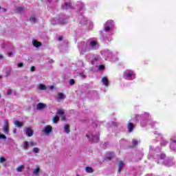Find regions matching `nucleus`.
I'll list each match as a JSON object with an SVG mask.
<instances>
[{
	"label": "nucleus",
	"instance_id": "obj_47",
	"mask_svg": "<svg viewBox=\"0 0 176 176\" xmlns=\"http://www.w3.org/2000/svg\"><path fill=\"white\" fill-rule=\"evenodd\" d=\"M13 133L14 134H16V133H17V129H13Z\"/></svg>",
	"mask_w": 176,
	"mask_h": 176
},
{
	"label": "nucleus",
	"instance_id": "obj_9",
	"mask_svg": "<svg viewBox=\"0 0 176 176\" xmlns=\"http://www.w3.org/2000/svg\"><path fill=\"white\" fill-rule=\"evenodd\" d=\"M25 8L24 6H16L14 10V13H23Z\"/></svg>",
	"mask_w": 176,
	"mask_h": 176
},
{
	"label": "nucleus",
	"instance_id": "obj_35",
	"mask_svg": "<svg viewBox=\"0 0 176 176\" xmlns=\"http://www.w3.org/2000/svg\"><path fill=\"white\" fill-rule=\"evenodd\" d=\"M140 116H136L135 118H134V119H133V120H135V122H138V121L140 120Z\"/></svg>",
	"mask_w": 176,
	"mask_h": 176
},
{
	"label": "nucleus",
	"instance_id": "obj_18",
	"mask_svg": "<svg viewBox=\"0 0 176 176\" xmlns=\"http://www.w3.org/2000/svg\"><path fill=\"white\" fill-rule=\"evenodd\" d=\"M39 173H41V168L39 167H37L36 168L34 169L32 172L34 175H38Z\"/></svg>",
	"mask_w": 176,
	"mask_h": 176
},
{
	"label": "nucleus",
	"instance_id": "obj_51",
	"mask_svg": "<svg viewBox=\"0 0 176 176\" xmlns=\"http://www.w3.org/2000/svg\"><path fill=\"white\" fill-rule=\"evenodd\" d=\"M47 1L50 3V2H52V0H47Z\"/></svg>",
	"mask_w": 176,
	"mask_h": 176
},
{
	"label": "nucleus",
	"instance_id": "obj_44",
	"mask_svg": "<svg viewBox=\"0 0 176 176\" xmlns=\"http://www.w3.org/2000/svg\"><path fill=\"white\" fill-rule=\"evenodd\" d=\"M58 41H63V36H59L58 38Z\"/></svg>",
	"mask_w": 176,
	"mask_h": 176
},
{
	"label": "nucleus",
	"instance_id": "obj_46",
	"mask_svg": "<svg viewBox=\"0 0 176 176\" xmlns=\"http://www.w3.org/2000/svg\"><path fill=\"white\" fill-rule=\"evenodd\" d=\"M8 56H9V57H12V56H13V52H10L8 54Z\"/></svg>",
	"mask_w": 176,
	"mask_h": 176
},
{
	"label": "nucleus",
	"instance_id": "obj_50",
	"mask_svg": "<svg viewBox=\"0 0 176 176\" xmlns=\"http://www.w3.org/2000/svg\"><path fill=\"white\" fill-rule=\"evenodd\" d=\"M61 120H62L63 122H64V120H65V117L62 118H61Z\"/></svg>",
	"mask_w": 176,
	"mask_h": 176
},
{
	"label": "nucleus",
	"instance_id": "obj_14",
	"mask_svg": "<svg viewBox=\"0 0 176 176\" xmlns=\"http://www.w3.org/2000/svg\"><path fill=\"white\" fill-rule=\"evenodd\" d=\"M123 167H124V163H123L122 161H120L118 162V173H120L122 171V169L123 168Z\"/></svg>",
	"mask_w": 176,
	"mask_h": 176
},
{
	"label": "nucleus",
	"instance_id": "obj_26",
	"mask_svg": "<svg viewBox=\"0 0 176 176\" xmlns=\"http://www.w3.org/2000/svg\"><path fill=\"white\" fill-rule=\"evenodd\" d=\"M71 8V3H65V6L63 9H69Z\"/></svg>",
	"mask_w": 176,
	"mask_h": 176
},
{
	"label": "nucleus",
	"instance_id": "obj_12",
	"mask_svg": "<svg viewBox=\"0 0 176 176\" xmlns=\"http://www.w3.org/2000/svg\"><path fill=\"white\" fill-rule=\"evenodd\" d=\"M101 82L107 87H108V86H109V81H108V78L107 77H105V76L102 77L101 79Z\"/></svg>",
	"mask_w": 176,
	"mask_h": 176
},
{
	"label": "nucleus",
	"instance_id": "obj_54",
	"mask_svg": "<svg viewBox=\"0 0 176 176\" xmlns=\"http://www.w3.org/2000/svg\"><path fill=\"white\" fill-rule=\"evenodd\" d=\"M133 129H134V125H133Z\"/></svg>",
	"mask_w": 176,
	"mask_h": 176
},
{
	"label": "nucleus",
	"instance_id": "obj_42",
	"mask_svg": "<svg viewBox=\"0 0 176 176\" xmlns=\"http://www.w3.org/2000/svg\"><path fill=\"white\" fill-rule=\"evenodd\" d=\"M30 71H31L32 72H34V71H35V67H34V66L31 67Z\"/></svg>",
	"mask_w": 176,
	"mask_h": 176
},
{
	"label": "nucleus",
	"instance_id": "obj_53",
	"mask_svg": "<svg viewBox=\"0 0 176 176\" xmlns=\"http://www.w3.org/2000/svg\"><path fill=\"white\" fill-rule=\"evenodd\" d=\"M0 79H2V76H0Z\"/></svg>",
	"mask_w": 176,
	"mask_h": 176
},
{
	"label": "nucleus",
	"instance_id": "obj_4",
	"mask_svg": "<svg viewBox=\"0 0 176 176\" xmlns=\"http://www.w3.org/2000/svg\"><path fill=\"white\" fill-rule=\"evenodd\" d=\"M133 78V71L126 69L123 72V78L126 80H130Z\"/></svg>",
	"mask_w": 176,
	"mask_h": 176
},
{
	"label": "nucleus",
	"instance_id": "obj_25",
	"mask_svg": "<svg viewBox=\"0 0 176 176\" xmlns=\"http://www.w3.org/2000/svg\"><path fill=\"white\" fill-rule=\"evenodd\" d=\"M39 151H41V149L38 147H34L32 149V152H34V153H39Z\"/></svg>",
	"mask_w": 176,
	"mask_h": 176
},
{
	"label": "nucleus",
	"instance_id": "obj_24",
	"mask_svg": "<svg viewBox=\"0 0 176 176\" xmlns=\"http://www.w3.org/2000/svg\"><path fill=\"white\" fill-rule=\"evenodd\" d=\"M158 159L160 160H163L166 159V154H161V155H158Z\"/></svg>",
	"mask_w": 176,
	"mask_h": 176
},
{
	"label": "nucleus",
	"instance_id": "obj_45",
	"mask_svg": "<svg viewBox=\"0 0 176 176\" xmlns=\"http://www.w3.org/2000/svg\"><path fill=\"white\" fill-rule=\"evenodd\" d=\"M112 56V53L111 52H109L107 57H111Z\"/></svg>",
	"mask_w": 176,
	"mask_h": 176
},
{
	"label": "nucleus",
	"instance_id": "obj_29",
	"mask_svg": "<svg viewBox=\"0 0 176 176\" xmlns=\"http://www.w3.org/2000/svg\"><path fill=\"white\" fill-rule=\"evenodd\" d=\"M30 21L31 23H36V18H35V17H30Z\"/></svg>",
	"mask_w": 176,
	"mask_h": 176
},
{
	"label": "nucleus",
	"instance_id": "obj_48",
	"mask_svg": "<svg viewBox=\"0 0 176 176\" xmlns=\"http://www.w3.org/2000/svg\"><path fill=\"white\" fill-rule=\"evenodd\" d=\"M2 58H3V56H2L1 54H0V60H2Z\"/></svg>",
	"mask_w": 176,
	"mask_h": 176
},
{
	"label": "nucleus",
	"instance_id": "obj_56",
	"mask_svg": "<svg viewBox=\"0 0 176 176\" xmlns=\"http://www.w3.org/2000/svg\"><path fill=\"white\" fill-rule=\"evenodd\" d=\"M0 10H1V7H0Z\"/></svg>",
	"mask_w": 176,
	"mask_h": 176
},
{
	"label": "nucleus",
	"instance_id": "obj_49",
	"mask_svg": "<svg viewBox=\"0 0 176 176\" xmlns=\"http://www.w3.org/2000/svg\"><path fill=\"white\" fill-rule=\"evenodd\" d=\"M53 89H54V86H51L50 87V90H53Z\"/></svg>",
	"mask_w": 176,
	"mask_h": 176
},
{
	"label": "nucleus",
	"instance_id": "obj_28",
	"mask_svg": "<svg viewBox=\"0 0 176 176\" xmlns=\"http://www.w3.org/2000/svg\"><path fill=\"white\" fill-rule=\"evenodd\" d=\"M28 145H30V143L28 142H25L23 144L24 149H28Z\"/></svg>",
	"mask_w": 176,
	"mask_h": 176
},
{
	"label": "nucleus",
	"instance_id": "obj_3",
	"mask_svg": "<svg viewBox=\"0 0 176 176\" xmlns=\"http://www.w3.org/2000/svg\"><path fill=\"white\" fill-rule=\"evenodd\" d=\"M87 42L88 43V46L90 50H97V49H98L99 46H98V43H97V41L89 40Z\"/></svg>",
	"mask_w": 176,
	"mask_h": 176
},
{
	"label": "nucleus",
	"instance_id": "obj_1",
	"mask_svg": "<svg viewBox=\"0 0 176 176\" xmlns=\"http://www.w3.org/2000/svg\"><path fill=\"white\" fill-rule=\"evenodd\" d=\"M86 137L91 142H98V140H100V135H96L93 132H88Z\"/></svg>",
	"mask_w": 176,
	"mask_h": 176
},
{
	"label": "nucleus",
	"instance_id": "obj_15",
	"mask_svg": "<svg viewBox=\"0 0 176 176\" xmlns=\"http://www.w3.org/2000/svg\"><path fill=\"white\" fill-rule=\"evenodd\" d=\"M14 124L16 127H23V124H24V122H21L19 120H16L14 122Z\"/></svg>",
	"mask_w": 176,
	"mask_h": 176
},
{
	"label": "nucleus",
	"instance_id": "obj_2",
	"mask_svg": "<svg viewBox=\"0 0 176 176\" xmlns=\"http://www.w3.org/2000/svg\"><path fill=\"white\" fill-rule=\"evenodd\" d=\"M78 48L82 54H85L86 52H90V47H89L87 41L86 43H82L81 45H79Z\"/></svg>",
	"mask_w": 176,
	"mask_h": 176
},
{
	"label": "nucleus",
	"instance_id": "obj_36",
	"mask_svg": "<svg viewBox=\"0 0 176 176\" xmlns=\"http://www.w3.org/2000/svg\"><path fill=\"white\" fill-rule=\"evenodd\" d=\"M69 85H75V80L71 79V80H69Z\"/></svg>",
	"mask_w": 176,
	"mask_h": 176
},
{
	"label": "nucleus",
	"instance_id": "obj_21",
	"mask_svg": "<svg viewBox=\"0 0 176 176\" xmlns=\"http://www.w3.org/2000/svg\"><path fill=\"white\" fill-rule=\"evenodd\" d=\"M38 89L39 90H46L47 88L46 87V85L43 84H39L38 86Z\"/></svg>",
	"mask_w": 176,
	"mask_h": 176
},
{
	"label": "nucleus",
	"instance_id": "obj_11",
	"mask_svg": "<svg viewBox=\"0 0 176 176\" xmlns=\"http://www.w3.org/2000/svg\"><path fill=\"white\" fill-rule=\"evenodd\" d=\"M65 94L63 93H58V96L56 97V100H57L58 102H60V101H61L62 100H65Z\"/></svg>",
	"mask_w": 176,
	"mask_h": 176
},
{
	"label": "nucleus",
	"instance_id": "obj_38",
	"mask_svg": "<svg viewBox=\"0 0 176 176\" xmlns=\"http://www.w3.org/2000/svg\"><path fill=\"white\" fill-rule=\"evenodd\" d=\"M10 75V70H8L6 72V76H9Z\"/></svg>",
	"mask_w": 176,
	"mask_h": 176
},
{
	"label": "nucleus",
	"instance_id": "obj_52",
	"mask_svg": "<svg viewBox=\"0 0 176 176\" xmlns=\"http://www.w3.org/2000/svg\"><path fill=\"white\" fill-rule=\"evenodd\" d=\"M104 56H107V52H104Z\"/></svg>",
	"mask_w": 176,
	"mask_h": 176
},
{
	"label": "nucleus",
	"instance_id": "obj_32",
	"mask_svg": "<svg viewBox=\"0 0 176 176\" xmlns=\"http://www.w3.org/2000/svg\"><path fill=\"white\" fill-rule=\"evenodd\" d=\"M4 162H6V159L3 157H0V163H3Z\"/></svg>",
	"mask_w": 176,
	"mask_h": 176
},
{
	"label": "nucleus",
	"instance_id": "obj_34",
	"mask_svg": "<svg viewBox=\"0 0 176 176\" xmlns=\"http://www.w3.org/2000/svg\"><path fill=\"white\" fill-rule=\"evenodd\" d=\"M57 113H58V115H64V111H63L60 109H58Z\"/></svg>",
	"mask_w": 176,
	"mask_h": 176
},
{
	"label": "nucleus",
	"instance_id": "obj_8",
	"mask_svg": "<svg viewBox=\"0 0 176 176\" xmlns=\"http://www.w3.org/2000/svg\"><path fill=\"white\" fill-rule=\"evenodd\" d=\"M170 148L172 151H176V138H173L170 140Z\"/></svg>",
	"mask_w": 176,
	"mask_h": 176
},
{
	"label": "nucleus",
	"instance_id": "obj_13",
	"mask_svg": "<svg viewBox=\"0 0 176 176\" xmlns=\"http://www.w3.org/2000/svg\"><path fill=\"white\" fill-rule=\"evenodd\" d=\"M45 108H46V104H44V103H38L36 106V109L38 111L45 109Z\"/></svg>",
	"mask_w": 176,
	"mask_h": 176
},
{
	"label": "nucleus",
	"instance_id": "obj_55",
	"mask_svg": "<svg viewBox=\"0 0 176 176\" xmlns=\"http://www.w3.org/2000/svg\"><path fill=\"white\" fill-rule=\"evenodd\" d=\"M52 24H54V22H52Z\"/></svg>",
	"mask_w": 176,
	"mask_h": 176
},
{
	"label": "nucleus",
	"instance_id": "obj_19",
	"mask_svg": "<svg viewBox=\"0 0 176 176\" xmlns=\"http://www.w3.org/2000/svg\"><path fill=\"white\" fill-rule=\"evenodd\" d=\"M85 171H86V173H88L89 174H91L94 172V170H93V168L89 167V166H87L85 168Z\"/></svg>",
	"mask_w": 176,
	"mask_h": 176
},
{
	"label": "nucleus",
	"instance_id": "obj_37",
	"mask_svg": "<svg viewBox=\"0 0 176 176\" xmlns=\"http://www.w3.org/2000/svg\"><path fill=\"white\" fill-rule=\"evenodd\" d=\"M17 65L19 68H23V67H24V64H23L22 63H18Z\"/></svg>",
	"mask_w": 176,
	"mask_h": 176
},
{
	"label": "nucleus",
	"instance_id": "obj_16",
	"mask_svg": "<svg viewBox=\"0 0 176 176\" xmlns=\"http://www.w3.org/2000/svg\"><path fill=\"white\" fill-rule=\"evenodd\" d=\"M32 44L35 47H39L40 46H42V43L38 42L36 40H33Z\"/></svg>",
	"mask_w": 176,
	"mask_h": 176
},
{
	"label": "nucleus",
	"instance_id": "obj_6",
	"mask_svg": "<svg viewBox=\"0 0 176 176\" xmlns=\"http://www.w3.org/2000/svg\"><path fill=\"white\" fill-rule=\"evenodd\" d=\"M112 27H113V21H108L104 25V30L108 32L111 31V28H112Z\"/></svg>",
	"mask_w": 176,
	"mask_h": 176
},
{
	"label": "nucleus",
	"instance_id": "obj_5",
	"mask_svg": "<svg viewBox=\"0 0 176 176\" xmlns=\"http://www.w3.org/2000/svg\"><path fill=\"white\" fill-rule=\"evenodd\" d=\"M42 133H44L45 135H50L51 133H53V127L50 125H47L43 129Z\"/></svg>",
	"mask_w": 176,
	"mask_h": 176
},
{
	"label": "nucleus",
	"instance_id": "obj_22",
	"mask_svg": "<svg viewBox=\"0 0 176 176\" xmlns=\"http://www.w3.org/2000/svg\"><path fill=\"white\" fill-rule=\"evenodd\" d=\"M58 120H60V118H58V116H55L52 118V123L57 124V122H58Z\"/></svg>",
	"mask_w": 176,
	"mask_h": 176
},
{
	"label": "nucleus",
	"instance_id": "obj_43",
	"mask_svg": "<svg viewBox=\"0 0 176 176\" xmlns=\"http://www.w3.org/2000/svg\"><path fill=\"white\" fill-rule=\"evenodd\" d=\"M48 62L50 63V64H53V63H54V60L53 59H50Z\"/></svg>",
	"mask_w": 176,
	"mask_h": 176
},
{
	"label": "nucleus",
	"instance_id": "obj_39",
	"mask_svg": "<svg viewBox=\"0 0 176 176\" xmlns=\"http://www.w3.org/2000/svg\"><path fill=\"white\" fill-rule=\"evenodd\" d=\"M104 68H105V66H104L103 65H100L99 66V69H100V70L104 69Z\"/></svg>",
	"mask_w": 176,
	"mask_h": 176
},
{
	"label": "nucleus",
	"instance_id": "obj_27",
	"mask_svg": "<svg viewBox=\"0 0 176 176\" xmlns=\"http://www.w3.org/2000/svg\"><path fill=\"white\" fill-rule=\"evenodd\" d=\"M140 142V141L136 140H133V146H138V143Z\"/></svg>",
	"mask_w": 176,
	"mask_h": 176
},
{
	"label": "nucleus",
	"instance_id": "obj_10",
	"mask_svg": "<svg viewBox=\"0 0 176 176\" xmlns=\"http://www.w3.org/2000/svg\"><path fill=\"white\" fill-rule=\"evenodd\" d=\"M25 133L28 137H32L34 135V131L31 128H26Z\"/></svg>",
	"mask_w": 176,
	"mask_h": 176
},
{
	"label": "nucleus",
	"instance_id": "obj_30",
	"mask_svg": "<svg viewBox=\"0 0 176 176\" xmlns=\"http://www.w3.org/2000/svg\"><path fill=\"white\" fill-rule=\"evenodd\" d=\"M0 140H6V135L1 134L0 132Z\"/></svg>",
	"mask_w": 176,
	"mask_h": 176
},
{
	"label": "nucleus",
	"instance_id": "obj_40",
	"mask_svg": "<svg viewBox=\"0 0 176 176\" xmlns=\"http://www.w3.org/2000/svg\"><path fill=\"white\" fill-rule=\"evenodd\" d=\"M113 156H115V154L111 153V157H107L108 160H111V159H112L113 157Z\"/></svg>",
	"mask_w": 176,
	"mask_h": 176
},
{
	"label": "nucleus",
	"instance_id": "obj_7",
	"mask_svg": "<svg viewBox=\"0 0 176 176\" xmlns=\"http://www.w3.org/2000/svg\"><path fill=\"white\" fill-rule=\"evenodd\" d=\"M3 131V133H5V134H9V122H8V120H4Z\"/></svg>",
	"mask_w": 176,
	"mask_h": 176
},
{
	"label": "nucleus",
	"instance_id": "obj_20",
	"mask_svg": "<svg viewBox=\"0 0 176 176\" xmlns=\"http://www.w3.org/2000/svg\"><path fill=\"white\" fill-rule=\"evenodd\" d=\"M24 168V165H21L16 168V171H17V173H21V171H23Z\"/></svg>",
	"mask_w": 176,
	"mask_h": 176
},
{
	"label": "nucleus",
	"instance_id": "obj_33",
	"mask_svg": "<svg viewBox=\"0 0 176 176\" xmlns=\"http://www.w3.org/2000/svg\"><path fill=\"white\" fill-rule=\"evenodd\" d=\"M12 93H13V90L12 89H8L7 92V96H10L12 95Z\"/></svg>",
	"mask_w": 176,
	"mask_h": 176
},
{
	"label": "nucleus",
	"instance_id": "obj_31",
	"mask_svg": "<svg viewBox=\"0 0 176 176\" xmlns=\"http://www.w3.org/2000/svg\"><path fill=\"white\" fill-rule=\"evenodd\" d=\"M29 145H30L31 146H36V142H30L29 143Z\"/></svg>",
	"mask_w": 176,
	"mask_h": 176
},
{
	"label": "nucleus",
	"instance_id": "obj_23",
	"mask_svg": "<svg viewBox=\"0 0 176 176\" xmlns=\"http://www.w3.org/2000/svg\"><path fill=\"white\" fill-rule=\"evenodd\" d=\"M128 129H129V132L131 133L133 131V123L129 122L128 124Z\"/></svg>",
	"mask_w": 176,
	"mask_h": 176
},
{
	"label": "nucleus",
	"instance_id": "obj_41",
	"mask_svg": "<svg viewBox=\"0 0 176 176\" xmlns=\"http://www.w3.org/2000/svg\"><path fill=\"white\" fill-rule=\"evenodd\" d=\"M80 78H86V75L83 74L82 73L79 74Z\"/></svg>",
	"mask_w": 176,
	"mask_h": 176
},
{
	"label": "nucleus",
	"instance_id": "obj_17",
	"mask_svg": "<svg viewBox=\"0 0 176 176\" xmlns=\"http://www.w3.org/2000/svg\"><path fill=\"white\" fill-rule=\"evenodd\" d=\"M64 131H65V133H66L67 134H69L71 131L69 130V124H65Z\"/></svg>",
	"mask_w": 176,
	"mask_h": 176
}]
</instances>
